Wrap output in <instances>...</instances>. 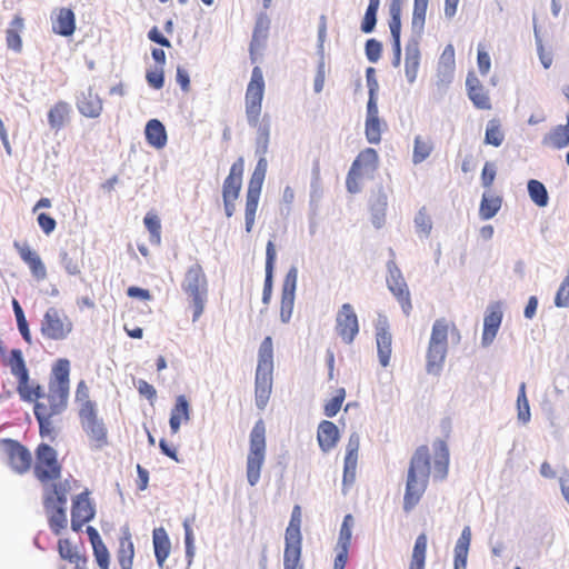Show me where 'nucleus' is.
I'll list each match as a JSON object with an SVG mask.
<instances>
[{
	"label": "nucleus",
	"mask_w": 569,
	"mask_h": 569,
	"mask_svg": "<svg viewBox=\"0 0 569 569\" xmlns=\"http://www.w3.org/2000/svg\"><path fill=\"white\" fill-rule=\"evenodd\" d=\"M433 465V477L443 480L448 475L449 451L442 440L432 443V453L427 446H420L415 451L407 477L403 496V509L410 511L420 501L425 493Z\"/></svg>",
	"instance_id": "nucleus-1"
},
{
	"label": "nucleus",
	"mask_w": 569,
	"mask_h": 569,
	"mask_svg": "<svg viewBox=\"0 0 569 569\" xmlns=\"http://www.w3.org/2000/svg\"><path fill=\"white\" fill-rule=\"evenodd\" d=\"M264 94V80L262 70L259 67L252 69L251 79L247 86L244 104L248 123L257 128V151L266 153L269 143L270 123L266 119L259 122L262 111V100Z\"/></svg>",
	"instance_id": "nucleus-2"
},
{
	"label": "nucleus",
	"mask_w": 569,
	"mask_h": 569,
	"mask_svg": "<svg viewBox=\"0 0 569 569\" xmlns=\"http://www.w3.org/2000/svg\"><path fill=\"white\" fill-rule=\"evenodd\" d=\"M69 393L51 389L47 395H42L40 400L34 402V417L39 423V433L41 438H47L51 441L57 437V423L54 418L61 415L68 405Z\"/></svg>",
	"instance_id": "nucleus-3"
},
{
	"label": "nucleus",
	"mask_w": 569,
	"mask_h": 569,
	"mask_svg": "<svg viewBox=\"0 0 569 569\" xmlns=\"http://www.w3.org/2000/svg\"><path fill=\"white\" fill-rule=\"evenodd\" d=\"M72 485H77V481L69 478L44 489L43 507L49 517V526L56 535H59L67 527L66 506Z\"/></svg>",
	"instance_id": "nucleus-4"
},
{
	"label": "nucleus",
	"mask_w": 569,
	"mask_h": 569,
	"mask_svg": "<svg viewBox=\"0 0 569 569\" xmlns=\"http://www.w3.org/2000/svg\"><path fill=\"white\" fill-rule=\"evenodd\" d=\"M273 346L271 337H266L260 345L258 366L254 381V399L260 410H263L272 391Z\"/></svg>",
	"instance_id": "nucleus-5"
},
{
	"label": "nucleus",
	"mask_w": 569,
	"mask_h": 569,
	"mask_svg": "<svg viewBox=\"0 0 569 569\" xmlns=\"http://www.w3.org/2000/svg\"><path fill=\"white\" fill-rule=\"evenodd\" d=\"M208 287V278L202 266L198 262L191 264L183 274L181 289L190 299L193 321H197L204 311Z\"/></svg>",
	"instance_id": "nucleus-6"
},
{
	"label": "nucleus",
	"mask_w": 569,
	"mask_h": 569,
	"mask_svg": "<svg viewBox=\"0 0 569 569\" xmlns=\"http://www.w3.org/2000/svg\"><path fill=\"white\" fill-rule=\"evenodd\" d=\"M33 475L43 486V490L61 480L62 465L58 460L57 451L48 443H39L36 448Z\"/></svg>",
	"instance_id": "nucleus-7"
},
{
	"label": "nucleus",
	"mask_w": 569,
	"mask_h": 569,
	"mask_svg": "<svg viewBox=\"0 0 569 569\" xmlns=\"http://www.w3.org/2000/svg\"><path fill=\"white\" fill-rule=\"evenodd\" d=\"M6 366L10 368L11 373L17 378V392L21 400L33 402L41 397L42 388L39 383L31 381L29 370L26 366L22 351L12 349L6 359Z\"/></svg>",
	"instance_id": "nucleus-8"
},
{
	"label": "nucleus",
	"mask_w": 569,
	"mask_h": 569,
	"mask_svg": "<svg viewBox=\"0 0 569 569\" xmlns=\"http://www.w3.org/2000/svg\"><path fill=\"white\" fill-rule=\"evenodd\" d=\"M266 458V426L260 419L250 432V449L247 457V479L250 486L259 482Z\"/></svg>",
	"instance_id": "nucleus-9"
},
{
	"label": "nucleus",
	"mask_w": 569,
	"mask_h": 569,
	"mask_svg": "<svg viewBox=\"0 0 569 569\" xmlns=\"http://www.w3.org/2000/svg\"><path fill=\"white\" fill-rule=\"evenodd\" d=\"M268 168V162L264 157H261L256 168L250 177L247 193H246V209H244V219H246V231L251 232L256 213L259 204V199L261 194L262 184L266 178Z\"/></svg>",
	"instance_id": "nucleus-10"
},
{
	"label": "nucleus",
	"mask_w": 569,
	"mask_h": 569,
	"mask_svg": "<svg viewBox=\"0 0 569 569\" xmlns=\"http://www.w3.org/2000/svg\"><path fill=\"white\" fill-rule=\"evenodd\" d=\"M378 167V153L372 148L362 150L351 164L346 179V187L349 192L360 191V183L365 178L373 174Z\"/></svg>",
	"instance_id": "nucleus-11"
},
{
	"label": "nucleus",
	"mask_w": 569,
	"mask_h": 569,
	"mask_svg": "<svg viewBox=\"0 0 569 569\" xmlns=\"http://www.w3.org/2000/svg\"><path fill=\"white\" fill-rule=\"evenodd\" d=\"M244 171V160L239 157L230 167L229 174L222 183V200L224 212L228 218L232 217L236 212V201L239 198L242 177Z\"/></svg>",
	"instance_id": "nucleus-12"
},
{
	"label": "nucleus",
	"mask_w": 569,
	"mask_h": 569,
	"mask_svg": "<svg viewBox=\"0 0 569 569\" xmlns=\"http://www.w3.org/2000/svg\"><path fill=\"white\" fill-rule=\"evenodd\" d=\"M73 330V323L66 312L56 307H50L43 315L40 331L50 340H63Z\"/></svg>",
	"instance_id": "nucleus-13"
},
{
	"label": "nucleus",
	"mask_w": 569,
	"mask_h": 569,
	"mask_svg": "<svg viewBox=\"0 0 569 569\" xmlns=\"http://www.w3.org/2000/svg\"><path fill=\"white\" fill-rule=\"evenodd\" d=\"M9 467L18 475H26L32 468L33 458L30 450L14 439L0 441Z\"/></svg>",
	"instance_id": "nucleus-14"
},
{
	"label": "nucleus",
	"mask_w": 569,
	"mask_h": 569,
	"mask_svg": "<svg viewBox=\"0 0 569 569\" xmlns=\"http://www.w3.org/2000/svg\"><path fill=\"white\" fill-rule=\"evenodd\" d=\"M79 420L91 448L99 450L108 445V430L102 419L98 417V410L79 415Z\"/></svg>",
	"instance_id": "nucleus-15"
},
{
	"label": "nucleus",
	"mask_w": 569,
	"mask_h": 569,
	"mask_svg": "<svg viewBox=\"0 0 569 569\" xmlns=\"http://www.w3.org/2000/svg\"><path fill=\"white\" fill-rule=\"evenodd\" d=\"M336 331L341 340L350 345L359 333V321L353 307L350 303H343L336 316Z\"/></svg>",
	"instance_id": "nucleus-16"
},
{
	"label": "nucleus",
	"mask_w": 569,
	"mask_h": 569,
	"mask_svg": "<svg viewBox=\"0 0 569 569\" xmlns=\"http://www.w3.org/2000/svg\"><path fill=\"white\" fill-rule=\"evenodd\" d=\"M297 279L298 270L296 267H291L288 270L282 283L280 318L283 322H289L292 315Z\"/></svg>",
	"instance_id": "nucleus-17"
},
{
	"label": "nucleus",
	"mask_w": 569,
	"mask_h": 569,
	"mask_svg": "<svg viewBox=\"0 0 569 569\" xmlns=\"http://www.w3.org/2000/svg\"><path fill=\"white\" fill-rule=\"evenodd\" d=\"M94 517V508L89 499V493L78 495L72 502L71 508V528L73 531H80L84 523Z\"/></svg>",
	"instance_id": "nucleus-18"
},
{
	"label": "nucleus",
	"mask_w": 569,
	"mask_h": 569,
	"mask_svg": "<svg viewBox=\"0 0 569 569\" xmlns=\"http://www.w3.org/2000/svg\"><path fill=\"white\" fill-rule=\"evenodd\" d=\"M502 309L500 303H492L487 308L483 318L481 343L485 347L491 345L502 322Z\"/></svg>",
	"instance_id": "nucleus-19"
},
{
	"label": "nucleus",
	"mask_w": 569,
	"mask_h": 569,
	"mask_svg": "<svg viewBox=\"0 0 569 569\" xmlns=\"http://www.w3.org/2000/svg\"><path fill=\"white\" fill-rule=\"evenodd\" d=\"M13 246L21 260L28 264L32 276L38 280H43L47 277V269L40 256L28 243L16 241Z\"/></svg>",
	"instance_id": "nucleus-20"
},
{
	"label": "nucleus",
	"mask_w": 569,
	"mask_h": 569,
	"mask_svg": "<svg viewBox=\"0 0 569 569\" xmlns=\"http://www.w3.org/2000/svg\"><path fill=\"white\" fill-rule=\"evenodd\" d=\"M52 31L62 37H70L76 30V16L70 8L57 9L52 17Z\"/></svg>",
	"instance_id": "nucleus-21"
},
{
	"label": "nucleus",
	"mask_w": 569,
	"mask_h": 569,
	"mask_svg": "<svg viewBox=\"0 0 569 569\" xmlns=\"http://www.w3.org/2000/svg\"><path fill=\"white\" fill-rule=\"evenodd\" d=\"M466 86L468 97L477 109H491V101L488 91L485 89V87L481 84V82L476 76L469 74L467 77Z\"/></svg>",
	"instance_id": "nucleus-22"
},
{
	"label": "nucleus",
	"mask_w": 569,
	"mask_h": 569,
	"mask_svg": "<svg viewBox=\"0 0 569 569\" xmlns=\"http://www.w3.org/2000/svg\"><path fill=\"white\" fill-rule=\"evenodd\" d=\"M79 112L87 118H98L103 109L100 97L92 89L81 92L77 100Z\"/></svg>",
	"instance_id": "nucleus-23"
},
{
	"label": "nucleus",
	"mask_w": 569,
	"mask_h": 569,
	"mask_svg": "<svg viewBox=\"0 0 569 569\" xmlns=\"http://www.w3.org/2000/svg\"><path fill=\"white\" fill-rule=\"evenodd\" d=\"M190 403L186 396L180 395L176 398L174 406L170 412V430L171 433L176 435L180 430L182 423H187L190 420Z\"/></svg>",
	"instance_id": "nucleus-24"
},
{
	"label": "nucleus",
	"mask_w": 569,
	"mask_h": 569,
	"mask_svg": "<svg viewBox=\"0 0 569 569\" xmlns=\"http://www.w3.org/2000/svg\"><path fill=\"white\" fill-rule=\"evenodd\" d=\"M388 288L401 306L403 313L408 317L412 310L410 291L401 276H391L388 280Z\"/></svg>",
	"instance_id": "nucleus-25"
},
{
	"label": "nucleus",
	"mask_w": 569,
	"mask_h": 569,
	"mask_svg": "<svg viewBox=\"0 0 569 569\" xmlns=\"http://www.w3.org/2000/svg\"><path fill=\"white\" fill-rule=\"evenodd\" d=\"M317 439L322 451H330L339 440L337 426L329 420L321 421L318 426Z\"/></svg>",
	"instance_id": "nucleus-26"
},
{
	"label": "nucleus",
	"mask_w": 569,
	"mask_h": 569,
	"mask_svg": "<svg viewBox=\"0 0 569 569\" xmlns=\"http://www.w3.org/2000/svg\"><path fill=\"white\" fill-rule=\"evenodd\" d=\"M72 109L66 101L56 102L48 111V123L56 132L61 130L70 120Z\"/></svg>",
	"instance_id": "nucleus-27"
},
{
	"label": "nucleus",
	"mask_w": 569,
	"mask_h": 569,
	"mask_svg": "<svg viewBox=\"0 0 569 569\" xmlns=\"http://www.w3.org/2000/svg\"><path fill=\"white\" fill-rule=\"evenodd\" d=\"M152 542L157 563L162 568L171 550L170 539L163 527L153 529Z\"/></svg>",
	"instance_id": "nucleus-28"
},
{
	"label": "nucleus",
	"mask_w": 569,
	"mask_h": 569,
	"mask_svg": "<svg viewBox=\"0 0 569 569\" xmlns=\"http://www.w3.org/2000/svg\"><path fill=\"white\" fill-rule=\"evenodd\" d=\"M58 551L60 557L72 563L73 569H88V559L72 546L69 539H60L58 541Z\"/></svg>",
	"instance_id": "nucleus-29"
},
{
	"label": "nucleus",
	"mask_w": 569,
	"mask_h": 569,
	"mask_svg": "<svg viewBox=\"0 0 569 569\" xmlns=\"http://www.w3.org/2000/svg\"><path fill=\"white\" fill-rule=\"evenodd\" d=\"M359 441L358 438L351 437L347 446L343 467V485L352 483L356 478L358 462Z\"/></svg>",
	"instance_id": "nucleus-30"
},
{
	"label": "nucleus",
	"mask_w": 569,
	"mask_h": 569,
	"mask_svg": "<svg viewBox=\"0 0 569 569\" xmlns=\"http://www.w3.org/2000/svg\"><path fill=\"white\" fill-rule=\"evenodd\" d=\"M53 380L49 388L69 393L70 389V362L68 359H59L53 366Z\"/></svg>",
	"instance_id": "nucleus-31"
},
{
	"label": "nucleus",
	"mask_w": 569,
	"mask_h": 569,
	"mask_svg": "<svg viewBox=\"0 0 569 569\" xmlns=\"http://www.w3.org/2000/svg\"><path fill=\"white\" fill-rule=\"evenodd\" d=\"M471 536L470 527L466 526L455 546V569H466Z\"/></svg>",
	"instance_id": "nucleus-32"
},
{
	"label": "nucleus",
	"mask_w": 569,
	"mask_h": 569,
	"mask_svg": "<svg viewBox=\"0 0 569 569\" xmlns=\"http://www.w3.org/2000/svg\"><path fill=\"white\" fill-rule=\"evenodd\" d=\"M542 143L553 149H563L569 146V113L567 114V124L553 127L543 137Z\"/></svg>",
	"instance_id": "nucleus-33"
},
{
	"label": "nucleus",
	"mask_w": 569,
	"mask_h": 569,
	"mask_svg": "<svg viewBox=\"0 0 569 569\" xmlns=\"http://www.w3.org/2000/svg\"><path fill=\"white\" fill-rule=\"evenodd\" d=\"M376 341L379 361L382 367H387L390 362L392 351V337L387 326L377 328Z\"/></svg>",
	"instance_id": "nucleus-34"
},
{
	"label": "nucleus",
	"mask_w": 569,
	"mask_h": 569,
	"mask_svg": "<svg viewBox=\"0 0 569 569\" xmlns=\"http://www.w3.org/2000/svg\"><path fill=\"white\" fill-rule=\"evenodd\" d=\"M134 546L130 532L127 530L119 539L117 559L121 569H132Z\"/></svg>",
	"instance_id": "nucleus-35"
},
{
	"label": "nucleus",
	"mask_w": 569,
	"mask_h": 569,
	"mask_svg": "<svg viewBox=\"0 0 569 569\" xmlns=\"http://www.w3.org/2000/svg\"><path fill=\"white\" fill-rule=\"evenodd\" d=\"M277 252L274 243L270 240L266 247V279L263 286L262 301L268 303L272 291V274L276 261Z\"/></svg>",
	"instance_id": "nucleus-36"
},
{
	"label": "nucleus",
	"mask_w": 569,
	"mask_h": 569,
	"mask_svg": "<svg viewBox=\"0 0 569 569\" xmlns=\"http://www.w3.org/2000/svg\"><path fill=\"white\" fill-rule=\"evenodd\" d=\"M147 142L157 148H163L167 143V132L164 126L157 119H151L146 126Z\"/></svg>",
	"instance_id": "nucleus-37"
},
{
	"label": "nucleus",
	"mask_w": 569,
	"mask_h": 569,
	"mask_svg": "<svg viewBox=\"0 0 569 569\" xmlns=\"http://www.w3.org/2000/svg\"><path fill=\"white\" fill-rule=\"evenodd\" d=\"M302 541H284L283 569H302Z\"/></svg>",
	"instance_id": "nucleus-38"
},
{
	"label": "nucleus",
	"mask_w": 569,
	"mask_h": 569,
	"mask_svg": "<svg viewBox=\"0 0 569 569\" xmlns=\"http://www.w3.org/2000/svg\"><path fill=\"white\" fill-rule=\"evenodd\" d=\"M449 331H457L456 325L445 318L437 319L432 326L429 342L448 348Z\"/></svg>",
	"instance_id": "nucleus-39"
},
{
	"label": "nucleus",
	"mask_w": 569,
	"mask_h": 569,
	"mask_svg": "<svg viewBox=\"0 0 569 569\" xmlns=\"http://www.w3.org/2000/svg\"><path fill=\"white\" fill-rule=\"evenodd\" d=\"M447 356V347L430 343L427 351V371L429 373H438L442 368Z\"/></svg>",
	"instance_id": "nucleus-40"
},
{
	"label": "nucleus",
	"mask_w": 569,
	"mask_h": 569,
	"mask_svg": "<svg viewBox=\"0 0 569 569\" xmlns=\"http://www.w3.org/2000/svg\"><path fill=\"white\" fill-rule=\"evenodd\" d=\"M74 399L78 403V416L98 410L96 402L90 399V390L84 380L78 382Z\"/></svg>",
	"instance_id": "nucleus-41"
},
{
	"label": "nucleus",
	"mask_w": 569,
	"mask_h": 569,
	"mask_svg": "<svg viewBox=\"0 0 569 569\" xmlns=\"http://www.w3.org/2000/svg\"><path fill=\"white\" fill-rule=\"evenodd\" d=\"M23 18L16 16L6 31L7 46L17 52L21 51L22 48L20 32L23 30Z\"/></svg>",
	"instance_id": "nucleus-42"
},
{
	"label": "nucleus",
	"mask_w": 569,
	"mask_h": 569,
	"mask_svg": "<svg viewBox=\"0 0 569 569\" xmlns=\"http://www.w3.org/2000/svg\"><path fill=\"white\" fill-rule=\"evenodd\" d=\"M427 536L420 533L413 546L409 569H425L427 553Z\"/></svg>",
	"instance_id": "nucleus-43"
},
{
	"label": "nucleus",
	"mask_w": 569,
	"mask_h": 569,
	"mask_svg": "<svg viewBox=\"0 0 569 569\" xmlns=\"http://www.w3.org/2000/svg\"><path fill=\"white\" fill-rule=\"evenodd\" d=\"M502 204V198L499 196L487 194L482 196L480 207H479V216L482 220H489L493 218L497 212L500 210Z\"/></svg>",
	"instance_id": "nucleus-44"
},
{
	"label": "nucleus",
	"mask_w": 569,
	"mask_h": 569,
	"mask_svg": "<svg viewBox=\"0 0 569 569\" xmlns=\"http://www.w3.org/2000/svg\"><path fill=\"white\" fill-rule=\"evenodd\" d=\"M301 521H302V515H301V507L299 505H296L291 512V518L289 521V525L286 529L284 535V541H302L301 536Z\"/></svg>",
	"instance_id": "nucleus-45"
},
{
	"label": "nucleus",
	"mask_w": 569,
	"mask_h": 569,
	"mask_svg": "<svg viewBox=\"0 0 569 569\" xmlns=\"http://www.w3.org/2000/svg\"><path fill=\"white\" fill-rule=\"evenodd\" d=\"M456 68V54L452 44H447L438 61V73L443 77H451Z\"/></svg>",
	"instance_id": "nucleus-46"
},
{
	"label": "nucleus",
	"mask_w": 569,
	"mask_h": 569,
	"mask_svg": "<svg viewBox=\"0 0 569 569\" xmlns=\"http://www.w3.org/2000/svg\"><path fill=\"white\" fill-rule=\"evenodd\" d=\"M433 143L430 138H422L417 136L415 138L412 161L413 163H420L425 161L432 152Z\"/></svg>",
	"instance_id": "nucleus-47"
},
{
	"label": "nucleus",
	"mask_w": 569,
	"mask_h": 569,
	"mask_svg": "<svg viewBox=\"0 0 569 569\" xmlns=\"http://www.w3.org/2000/svg\"><path fill=\"white\" fill-rule=\"evenodd\" d=\"M517 418L523 425L528 423L531 419L530 406L526 393L525 382H521L519 386L517 397Z\"/></svg>",
	"instance_id": "nucleus-48"
},
{
	"label": "nucleus",
	"mask_w": 569,
	"mask_h": 569,
	"mask_svg": "<svg viewBox=\"0 0 569 569\" xmlns=\"http://www.w3.org/2000/svg\"><path fill=\"white\" fill-rule=\"evenodd\" d=\"M505 140V134L499 120L492 119L488 122L485 133V142L493 147H500Z\"/></svg>",
	"instance_id": "nucleus-49"
},
{
	"label": "nucleus",
	"mask_w": 569,
	"mask_h": 569,
	"mask_svg": "<svg viewBox=\"0 0 569 569\" xmlns=\"http://www.w3.org/2000/svg\"><path fill=\"white\" fill-rule=\"evenodd\" d=\"M528 192L530 199L539 207H546L548 204V192L543 183L538 180L531 179L528 182Z\"/></svg>",
	"instance_id": "nucleus-50"
},
{
	"label": "nucleus",
	"mask_w": 569,
	"mask_h": 569,
	"mask_svg": "<svg viewBox=\"0 0 569 569\" xmlns=\"http://www.w3.org/2000/svg\"><path fill=\"white\" fill-rule=\"evenodd\" d=\"M380 6V0H369V6L366 10L362 23H361V30L365 33H369L375 29L376 22H377V12Z\"/></svg>",
	"instance_id": "nucleus-51"
},
{
	"label": "nucleus",
	"mask_w": 569,
	"mask_h": 569,
	"mask_svg": "<svg viewBox=\"0 0 569 569\" xmlns=\"http://www.w3.org/2000/svg\"><path fill=\"white\" fill-rule=\"evenodd\" d=\"M144 226L150 232V242L160 244L161 242V223L157 214L147 213L143 219Z\"/></svg>",
	"instance_id": "nucleus-52"
},
{
	"label": "nucleus",
	"mask_w": 569,
	"mask_h": 569,
	"mask_svg": "<svg viewBox=\"0 0 569 569\" xmlns=\"http://www.w3.org/2000/svg\"><path fill=\"white\" fill-rule=\"evenodd\" d=\"M429 0H415L412 12V28L421 31L426 22V13Z\"/></svg>",
	"instance_id": "nucleus-53"
},
{
	"label": "nucleus",
	"mask_w": 569,
	"mask_h": 569,
	"mask_svg": "<svg viewBox=\"0 0 569 569\" xmlns=\"http://www.w3.org/2000/svg\"><path fill=\"white\" fill-rule=\"evenodd\" d=\"M419 67V51L417 49L407 50L406 59H405V70L406 77L409 82H413L417 77V71Z\"/></svg>",
	"instance_id": "nucleus-54"
},
{
	"label": "nucleus",
	"mask_w": 569,
	"mask_h": 569,
	"mask_svg": "<svg viewBox=\"0 0 569 569\" xmlns=\"http://www.w3.org/2000/svg\"><path fill=\"white\" fill-rule=\"evenodd\" d=\"M346 398V390L340 388L336 391L335 396L325 405L323 411L328 418L335 417L339 410Z\"/></svg>",
	"instance_id": "nucleus-55"
},
{
	"label": "nucleus",
	"mask_w": 569,
	"mask_h": 569,
	"mask_svg": "<svg viewBox=\"0 0 569 569\" xmlns=\"http://www.w3.org/2000/svg\"><path fill=\"white\" fill-rule=\"evenodd\" d=\"M12 306H13V311H14V316H16V319H17L18 329H19L22 338L28 343H30L31 342V333H30L29 326H28V322L26 320L23 310H22L21 306L19 305V302L16 299H13Z\"/></svg>",
	"instance_id": "nucleus-56"
},
{
	"label": "nucleus",
	"mask_w": 569,
	"mask_h": 569,
	"mask_svg": "<svg viewBox=\"0 0 569 569\" xmlns=\"http://www.w3.org/2000/svg\"><path fill=\"white\" fill-rule=\"evenodd\" d=\"M353 518L351 515H347L343 518L337 546L350 548L351 536H352Z\"/></svg>",
	"instance_id": "nucleus-57"
},
{
	"label": "nucleus",
	"mask_w": 569,
	"mask_h": 569,
	"mask_svg": "<svg viewBox=\"0 0 569 569\" xmlns=\"http://www.w3.org/2000/svg\"><path fill=\"white\" fill-rule=\"evenodd\" d=\"M390 32L393 39V50L396 62L395 64H399L400 56H401V47H400V30H401V20L400 18H391L389 21Z\"/></svg>",
	"instance_id": "nucleus-58"
},
{
	"label": "nucleus",
	"mask_w": 569,
	"mask_h": 569,
	"mask_svg": "<svg viewBox=\"0 0 569 569\" xmlns=\"http://www.w3.org/2000/svg\"><path fill=\"white\" fill-rule=\"evenodd\" d=\"M366 137L370 143H378L381 139V123L379 118L366 119Z\"/></svg>",
	"instance_id": "nucleus-59"
},
{
	"label": "nucleus",
	"mask_w": 569,
	"mask_h": 569,
	"mask_svg": "<svg viewBox=\"0 0 569 569\" xmlns=\"http://www.w3.org/2000/svg\"><path fill=\"white\" fill-rule=\"evenodd\" d=\"M93 556L100 569L110 568V553L104 543L92 547Z\"/></svg>",
	"instance_id": "nucleus-60"
},
{
	"label": "nucleus",
	"mask_w": 569,
	"mask_h": 569,
	"mask_svg": "<svg viewBox=\"0 0 569 569\" xmlns=\"http://www.w3.org/2000/svg\"><path fill=\"white\" fill-rule=\"evenodd\" d=\"M381 43L376 39H369L366 42V54L369 61L376 62L381 56Z\"/></svg>",
	"instance_id": "nucleus-61"
},
{
	"label": "nucleus",
	"mask_w": 569,
	"mask_h": 569,
	"mask_svg": "<svg viewBox=\"0 0 569 569\" xmlns=\"http://www.w3.org/2000/svg\"><path fill=\"white\" fill-rule=\"evenodd\" d=\"M496 167L492 162H486L481 172V183L485 188H491L496 179Z\"/></svg>",
	"instance_id": "nucleus-62"
},
{
	"label": "nucleus",
	"mask_w": 569,
	"mask_h": 569,
	"mask_svg": "<svg viewBox=\"0 0 569 569\" xmlns=\"http://www.w3.org/2000/svg\"><path fill=\"white\" fill-rule=\"evenodd\" d=\"M146 78L149 86L152 88L161 89L163 87L164 78L162 69L148 71Z\"/></svg>",
	"instance_id": "nucleus-63"
},
{
	"label": "nucleus",
	"mask_w": 569,
	"mask_h": 569,
	"mask_svg": "<svg viewBox=\"0 0 569 569\" xmlns=\"http://www.w3.org/2000/svg\"><path fill=\"white\" fill-rule=\"evenodd\" d=\"M333 569H345L348 561L349 548L336 546Z\"/></svg>",
	"instance_id": "nucleus-64"
}]
</instances>
